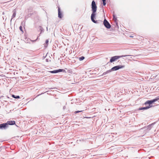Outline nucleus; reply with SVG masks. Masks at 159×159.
Segmentation results:
<instances>
[{
  "label": "nucleus",
  "mask_w": 159,
  "mask_h": 159,
  "mask_svg": "<svg viewBox=\"0 0 159 159\" xmlns=\"http://www.w3.org/2000/svg\"><path fill=\"white\" fill-rule=\"evenodd\" d=\"M92 6V13L91 15V18L92 21L94 23H97V21H95L94 18L95 17V13L97 10V7L96 4L95 2L94 1H93L91 4Z\"/></svg>",
  "instance_id": "1"
},
{
  "label": "nucleus",
  "mask_w": 159,
  "mask_h": 159,
  "mask_svg": "<svg viewBox=\"0 0 159 159\" xmlns=\"http://www.w3.org/2000/svg\"><path fill=\"white\" fill-rule=\"evenodd\" d=\"M130 55H122L120 56H115L113 57H111L110 60V62H113L115 61L116 60L118 59L119 58L122 57H125L126 56H130Z\"/></svg>",
  "instance_id": "2"
},
{
  "label": "nucleus",
  "mask_w": 159,
  "mask_h": 159,
  "mask_svg": "<svg viewBox=\"0 0 159 159\" xmlns=\"http://www.w3.org/2000/svg\"><path fill=\"white\" fill-rule=\"evenodd\" d=\"M158 100H159V96L157 97L155 99H153V100L147 101L145 102V104L147 105V104H152L153 102L157 101Z\"/></svg>",
  "instance_id": "3"
},
{
  "label": "nucleus",
  "mask_w": 159,
  "mask_h": 159,
  "mask_svg": "<svg viewBox=\"0 0 159 159\" xmlns=\"http://www.w3.org/2000/svg\"><path fill=\"white\" fill-rule=\"evenodd\" d=\"M125 67L124 66L118 65L112 67L111 69V70L112 71H116L117 70L123 68Z\"/></svg>",
  "instance_id": "4"
},
{
  "label": "nucleus",
  "mask_w": 159,
  "mask_h": 159,
  "mask_svg": "<svg viewBox=\"0 0 159 159\" xmlns=\"http://www.w3.org/2000/svg\"><path fill=\"white\" fill-rule=\"evenodd\" d=\"M103 24L105 26L107 29H109L111 27V25L106 19L104 20Z\"/></svg>",
  "instance_id": "5"
},
{
  "label": "nucleus",
  "mask_w": 159,
  "mask_h": 159,
  "mask_svg": "<svg viewBox=\"0 0 159 159\" xmlns=\"http://www.w3.org/2000/svg\"><path fill=\"white\" fill-rule=\"evenodd\" d=\"M7 128L8 125L6 123L0 124V129H6Z\"/></svg>",
  "instance_id": "6"
},
{
  "label": "nucleus",
  "mask_w": 159,
  "mask_h": 159,
  "mask_svg": "<svg viewBox=\"0 0 159 159\" xmlns=\"http://www.w3.org/2000/svg\"><path fill=\"white\" fill-rule=\"evenodd\" d=\"M65 70L63 69H59L57 70H55L52 71H49L52 73H56L58 72H60L62 71H65Z\"/></svg>",
  "instance_id": "7"
},
{
  "label": "nucleus",
  "mask_w": 159,
  "mask_h": 159,
  "mask_svg": "<svg viewBox=\"0 0 159 159\" xmlns=\"http://www.w3.org/2000/svg\"><path fill=\"white\" fill-rule=\"evenodd\" d=\"M7 124L8 125V127L9 125H12L15 124V122L14 120H10L8 121L7 123Z\"/></svg>",
  "instance_id": "8"
},
{
  "label": "nucleus",
  "mask_w": 159,
  "mask_h": 159,
  "mask_svg": "<svg viewBox=\"0 0 159 159\" xmlns=\"http://www.w3.org/2000/svg\"><path fill=\"white\" fill-rule=\"evenodd\" d=\"M58 17L60 18H61L63 16L62 13L61 12L60 7H58Z\"/></svg>",
  "instance_id": "9"
},
{
  "label": "nucleus",
  "mask_w": 159,
  "mask_h": 159,
  "mask_svg": "<svg viewBox=\"0 0 159 159\" xmlns=\"http://www.w3.org/2000/svg\"><path fill=\"white\" fill-rule=\"evenodd\" d=\"M149 106H148L146 107H141L139 108V110H146L147 109L152 107V106L151 105V104H149Z\"/></svg>",
  "instance_id": "10"
},
{
  "label": "nucleus",
  "mask_w": 159,
  "mask_h": 159,
  "mask_svg": "<svg viewBox=\"0 0 159 159\" xmlns=\"http://www.w3.org/2000/svg\"><path fill=\"white\" fill-rule=\"evenodd\" d=\"M13 14L12 16V18L11 20V21L12 19L14 18L16 16V10H14L13 11Z\"/></svg>",
  "instance_id": "11"
},
{
  "label": "nucleus",
  "mask_w": 159,
  "mask_h": 159,
  "mask_svg": "<svg viewBox=\"0 0 159 159\" xmlns=\"http://www.w3.org/2000/svg\"><path fill=\"white\" fill-rule=\"evenodd\" d=\"M112 71L110 69V70H107V71H106V72H104L102 74V76H103V75H106L107 74L109 73V72H111Z\"/></svg>",
  "instance_id": "12"
},
{
  "label": "nucleus",
  "mask_w": 159,
  "mask_h": 159,
  "mask_svg": "<svg viewBox=\"0 0 159 159\" xmlns=\"http://www.w3.org/2000/svg\"><path fill=\"white\" fill-rule=\"evenodd\" d=\"M12 97L15 98H20L19 96H15L14 95H12Z\"/></svg>",
  "instance_id": "13"
},
{
  "label": "nucleus",
  "mask_w": 159,
  "mask_h": 159,
  "mask_svg": "<svg viewBox=\"0 0 159 159\" xmlns=\"http://www.w3.org/2000/svg\"><path fill=\"white\" fill-rule=\"evenodd\" d=\"M84 59V57L82 56V57H80L79 59L80 61H82V60H83Z\"/></svg>",
  "instance_id": "14"
},
{
  "label": "nucleus",
  "mask_w": 159,
  "mask_h": 159,
  "mask_svg": "<svg viewBox=\"0 0 159 159\" xmlns=\"http://www.w3.org/2000/svg\"><path fill=\"white\" fill-rule=\"evenodd\" d=\"M48 39H47L46 41V42H45V43H46V44L47 45L46 46V45H44V46L46 47L47 46V45H48Z\"/></svg>",
  "instance_id": "15"
},
{
  "label": "nucleus",
  "mask_w": 159,
  "mask_h": 159,
  "mask_svg": "<svg viewBox=\"0 0 159 159\" xmlns=\"http://www.w3.org/2000/svg\"><path fill=\"white\" fill-rule=\"evenodd\" d=\"M75 111L74 113H75V114H76L77 113H79L80 112H82V111Z\"/></svg>",
  "instance_id": "16"
},
{
  "label": "nucleus",
  "mask_w": 159,
  "mask_h": 159,
  "mask_svg": "<svg viewBox=\"0 0 159 159\" xmlns=\"http://www.w3.org/2000/svg\"><path fill=\"white\" fill-rule=\"evenodd\" d=\"M106 1H102L103 4L104 6H105L106 5Z\"/></svg>",
  "instance_id": "17"
},
{
  "label": "nucleus",
  "mask_w": 159,
  "mask_h": 159,
  "mask_svg": "<svg viewBox=\"0 0 159 159\" xmlns=\"http://www.w3.org/2000/svg\"><path fill=\"white\" fill-rule=\"evenodd\" d=\"M20 30V31L23 32V31L22 30V27L21 26H20L19 27Z\"/></svg>",
  "instance_id": "18"
},
{
  "label": "nucleus",
  "mask_w": 159,
  "mask_h": 159,
  "mask_svg": "<svg viewBox=\"0 0 159 159\" xmlns=\"http://www.w3.org/2000/svg\"><path fill=\"white\" fill-rule=\"evenodd\" d=\"M113 19H114V20L115 21H116L117 20V19L116 17H115V16L114 15H113Z\"/></svg>",
  "instance_id": "19"
},
{
  "label": "nucleus",
  "mask_w": 159,
  "mask_h": 159,
  "mask_svg": "<svg viewBox=\"0 0 159 159\" xmlns=\"http://www.w3.org/2000/svg\"><path fill=\"white\" fill-rule=\"evenodd\" d=\"M151 125H149L148 126V129H149V130L150 129H151Z\"/></svg>",
  "instance_id": "20"
},
{
  "label": "nucleus",
  "mask_w": 159,
  "mask_h": 159,
  "mask_svg": "<svg viewBox=\"0 0 159 159\" xmlns=\"http://www.w3.org/2000/svg\"><path fill=\"white\" fill-rule=\"evenodd\" d=\"M46 61H48V60H47V59H46Z\"/></svg>",
  "instance_id": "21"
},
{
  "label": "nucleus",
  "mask_w": 159,
  "mask_h": 159,
  "mask_svg": "<svg viewBox=\"0 0 159 159\" xmlns=\"http://www.w3.org/2000/svg\"><path fill=\"white\" fill-rule=\"evenodd\" d=\"M46 61H48V60H47V59H46Z\"/></svg>",
  "instance_id": "22"
},
{
  "label": "nucleus",
  "mask_w": 159,
  "mask_h": 159,
  "mask_svg": "<svg viewBox=\"0 0 159 159\" xmlns=\"http://www.w3.org/2000/svg\"><path fill=\"white\" fill-rule=\"evenodd\" d=\"M102 1H106V0H102Z\"/></svg>",
  "instance_id": "23"
},
{
  "label": "nucleus",
  "mask_w": 159,
  "mask_h": 159,
  "mask_svg": "<svg viewBox=\"0 0 159 159\" xmlns=\"http://www.w3.org/2000/svg\"><path fill=\"white\" fill-rule=\"evenodd\" d=\"M47 30H48V28H47Z\"/></svg>",
  "instance_id": "24"
}]
</instances>
